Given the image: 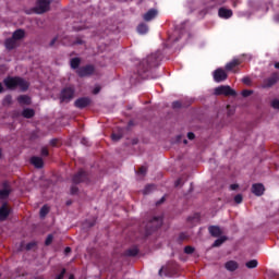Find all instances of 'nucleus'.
Segmentation results:
<instances>
[{
    "mask_svg": "<svg viewBox=\"0 0 279 279\" xmlns=\"http://www.w3.org/2000/svg\"><path fill=\"white\" fill-rule=\"evenodd\" d=\"M4 85L7 88L14 90V88H20L21 90H27L29 88V83L21 77H7L4 80Z\"/></svg>",
    "mask_w": 279,
    "mask_h": 279,
    "instance_id": "nucleus-1",
    "label": "nucleus"
},
{
    "mask_svg": "<svg viewBox=\"0 0 279 279\" xmlns=\"http://www.w3.org/2000/svg\"><path fill=\"white\" fill-rule=\"evenodd\" d=\"M214 95H225V97H236V90L232 89L229 85H221L214 89Z\"/></svg>",
    "mask_w": 279,
    "mask_h": 279,
    "instance_id": "nucleus-2",
    "label": "nucleus"
},
{
    "mask_svg": "<svg viewBox=\"0 0 279 279\" xmlns=\"http://www.w3.org/2000/svg\"><path fill=\"white\" fill-rule=\"evenodd\" d=\"M51 2L49 0H38L35 12L36 14H45V12H49V5Z\"/></svg>",
    "mask_w": 279,
    "mask_h": 279,
    "instance_id": "nucleus-3",
    "label": "nucleus"
},
{
    "mask_svg": "<svg viewBox=\"0 0 279 279\" xmlns=\"http://www.w3.org/2000/svg\"><path fill=\"white\" fill-rule=\"evenodd\" d=\"M214 81L217 83L220 82H226V80H228V73L226 72V70L219 68L214 72Z\"/></svg>",
    "mask_w": 279,
    "mask_h": 279,
    "instance_id": "nucleus-4",
    "label": "nucleus"
},
{
    "mask_svg": "<svg viewBox=\"0 0 279 279\" xmlns=\"http://www.w3.org/2000/svg\"><path fill=\"white\" fill-rule=\"evenodd\" d=\"M75 96V90L71 87H68L61 92V101H71Z\"/></svg>",
    "mask_w": 279,
    "mask_h": 279,
    "instance_id": "nucleus-5",
    "label": "nucleus"
},
{
    "mask_svg": "<svg viewBox=\"0 0 279 279\" xmlns=\"http://www.w3.org/2000/svg\"><path fill=\"white\" fill-rule=\"evenodd\" d=\"M77 73L80 77H88L95 73V68L93 65L83 66L77 70Z\"/></svg>",
    "mask_w": 279,
    "mask_h": 279,
    "instance_id": "nucleus-6",
    "label": "nucleus"
},
{
    "mask_svg": "<svg viewBox=\"0 0 279 279\" xmlns=\"http://www.w3.org/2000/svg\"><path fill=\"white\" fill-rule=\"evenodd\" d=\"M10 215V207H8V204H3L0 207V221H5Z\"/></svg>",
    "mask_w": 279,
    "mask_h": 279,
    "instance_id": "nucleus-7",
    "label": "nucleus"
},
{
    "mask_svg": "<svg viewBox=\"0 0 279 279\" xmlns=\"http://www.w3.org/2000/svg\"><path fill=\"white\" fill-rule=\"evenodd\" d=\"M74 106L76 108H86L87 106H90V98H78L75 100Z\"/></svg>",
    "mask_w": 279,
    "mask_h": 279,
    "instance_id": "nucleus-8",
    "label": "nucleus"
},
{
    "mask_svg": "<svg viewBox=\"0 0 279 279\" xmlns=\"http://www.w3.org/2000/svg\"><path fill=\"white\" fill-rule=\"evenodd\" d=\"M252 193H254V195H257V197H260V195L265 193V186H263V184L260 183L253 184Z\"/></svg>",
    "mask_w": 279,
    "mask_h": 279,
    "instance_id": "nucleus-9",
    "label": "nucleus"
},
{
    "mask_svg": "<svg viewBox=\"0 0 279 279\" xmlns=\"http://www.w3.org/2000/svg\"><path fill=\"white\" fill-rule=\"evenodd\" d=\"M158 16V11L156 9H151L148 12H146L143 16L144 21H154V17Z\"/></svg>",
    "mask_w": 279,
    "mask_h": 279,
    "instance_id": "nucleus-10",
    "label": "nucleus"
},
{
    "mask_svg": "<svg viewBox=\"0 0 279 279\" xmlns=\"http://www.w3.org/2000/svg\"><path fill=\"white\" fill-rule=\"evenodd\" d=\"M4 45H5V48L9 49V51H11V49H16L19 41L16 39H14L13 37H11L5 40Z\"/></svg>",
    "mask_w": 279,
    "mask_h": 279,
    "instance_id": "nucleus-11",
    "label": "nucleus"
},
{
    "mask_svg": "<svg viewBox=\"0 0 279 279\" xmlns=\"http://www.w3.org/2000/svg\"><path fill=\"white\" fill-rule=\"evenodd\" d=\"M278 75H274L271 76L270 78H267L265 82H264V85L263 87L264 88H271V86H274V84H276L278 82Z\"/></svg>",
    "mask_w": 279,
    "mask_h": 279,
    "instance_id": "nucleus-12",
    "label": "nucleus"
},
{
    "mask_svg": "<svg viewBox=\"0 0 279 279\" xmlns=\"http://www.w3.org/2000/svg\"><path fill=\"white\" fill-rule=\"evenodd\" d=\"M220 19H230L232 16V10L221 8L218 12Z\"/></svg>",
    "mask_w": 279,
    "mask_h": 279,
    "instance_id": "nucleus-13",
    "label": "nucleus"
},
{
    "mask_svg": "<svg viewBox=\"0 0 279 279\" xmlns=\"http://www.w3.org/2000/svg\"><path fill=\"white\" fill-rule=\"evenodd\" d=\"M228 271H236L239 269V264L234 260L227 262L225 265Z\"/></svg>",
    "mask_w": 279,
    "mask_h": 279,
    "instance_id": "nucleus-14",
    "label": "nucleus"
},
{
    "mask_svg": "<svg viewBox=\"0 0 279 279\" xmlns=\"http://www.w3.org/2000/svg\"><path fill=\"white\" fill-rule=\"evenodd\" d=\"M12 38L19 43V40H23L25 38V31L17 29L13 33Z\"/></svg>",
    "mask_w": 279,
    "mask_h": 279,
    "instance_id": "nucleus-15",
    "label": "nucleus"
},
{
    "mask_svg": "<svg viewBox=\"0 0 279 279\" xmlns=\"http://www.w3.org/2000/svg\"><path fill=\"white\" fill-rule=\"evenodd\" d=\"M239 64H241V61L239 59H233L226 64V71H232V69L239 66Z\"/></svg>",
    "mask_w": 279,
    "mask_h": 279,
    "instance_id": "nucleus-16",
    "label": "nucleus"
},
{
    "mask_svg": "<svg viewBox=\"0 0 279 279\" xmlns=\"http://www.w3.org/2000/svg\"><path fill=\"white\" fill-rule=\"evenodd\" d=\"M31 162L36 167V169H41L44 165L43 158L40 157H32Z\"/></svg>",
    "mask_w": 279,
    "mask_h": 279,
    "instance_id": "nucleus-17",
    "label": "nucleus"
},
{
    "mask_svg": "<svg viewBox=\"0 0 279 279\" xmlns=\"http://www.w3.org/2000/svg\"><path fill=\"white\" fill-rule=\"evenodd\" d=\"M10 186H4L2 190H0V199H8L10 197L11 193Z\"/></svg>",
    "mask_w": 279,
    "mask_h": 279,
    "instance_id": "nucleus-18",
    "label": "nucleus"
},
{
    "mask_svg": "<svg viewBox=\"0 0 279 279\" xmlns=\"http://www.w3.org/2000/svg\"><path fill=\"white\" fill-rule=\"evenodd\" d=\"M208 231L211 234V236H221L222 233L221 228L217 226L209 227Z\"/></svg>",
    "mask_w": 279,
    "mask_h": 279,
    "instance_id": "nucleus-19",
    "label": "nucleus"
},
{
    "mask_svg": "<svg viewBox=\"0 0 279 279\" xmlns=\"http://www.w3.org/2000/svg\"><path fill=\"white\" fill-rule=\"evenodd\" d=\"M86 173L84 171H80L73 178V182L75 184H80V182H84Z\"/></svg>",
    "mask_w": 279,
    "mask_h": 279,
    "instance_id": "nucleus-20",
    "label": "nucleus"
},
{
    "mask_svg": "<svg viewBox=\"0 0 279 279\" xmlns=\"http://www.w3.org/2000/svg\"><path fill=\"white\" fill-rule=\"evenodd\" d=\"M153 228H160V226H162V217L158 216V217H154L150 221Z\"/></svg>",
    "mask_w": 279,
    "mask_h": 279,
    "instance_id": "nucleus-21",
    "label": "nucleus"
},
{
    "mask_svg": "<svg viewBox=\"0 0 279 279\" xmlns=\"http://www.w3.org/2000/svg\"><path fill=\"white\" fill-rule=\"evenodd\" d=\"M226 241H228V238L226 236H220L219 239H217L214 244L213 247H219L220 245H223V243H226Z\"/></svg>",
    "mask_w": 279,
    "mask_h": 279,
    "instance_id": "nucleus-22",
    "label": "nucleus"
},
{
    "mask_svg": "<svg viewBox=\"0 0 279 279\" xmlns=\"http://www.w3.org/2000/svg\"><path fill=\"white\" fill-rule=\"evenodd\" d=\"M137 32L138 34H147L149 32V26H147L146 24H140L137 26Z\"/></svg>",
    "mask_w": 279,
    "mask_h": 279,
    "instance_id": "nucleus-23",
    "label": "nucleus"
},
{
    "mask_svg": "<svg viewBox=\"0 0 279 279\" xmlns=\"http://www.w3.org/2000/svg\"><path fill=\"white\" fill-rule=\"evenodd\" d=\"M17 101H19L20 104H25L26 106H29V104H32V100L29 99V97H28V96H25V95L20 96V97L17 98Z\"/></svg>",
    "mask_w": 279,
    "mask_h": 279,
    "instance_id": "nucleus-24",
    "label": "nucleus"
},
{
    "mask_svg": "<svg viewBox=\"0 0 279 279\" xmlns=\"http://www.w3.org/2000/svg\"><path fill=\"white\" fill-rule=\"evenodd\" d=\"M35 112L33 109H24L23 112H22V116L25 118V119H32V117H34Z\"/></svg>",
    "mask_w": 279,
    "mask_h": 279,
    "instance_id": "nucleus-25",
    "label": "nucleus"
},
{
    "mask_svg": "<svg viewBox=\"0 0 279 279\" xmlns=\"http://www.w3.org/2000/svg\"><path fill=\"white\" fill-rule=\"evenodd\" d=\"M245 265H246L247 269H256V267H258V260L252 259V260L247 262Z\"/></svg>",
    "mask_w": 279,
    "mask_h": 279,
    "instance_id": "nucleus-26",
    "label": "nucleus"
},
{
    "mask_svg": "<svg viewBox=\"0 0 279 279\" xmlns=\"http://www.w3.org/2000/svg\"><path fill=\"white\" fill-rule=\"evenodd\" d=\"M156 189V185L154 184H149L146 185L145 189L143 190L144 195H149V193H151V191H154Z\"/></svg>",
    "mask_w": 279,
    "mask_h": 279,
    "instance_id": "nucleus-27",
    "label": "nucleus"
},
{
    "mask_svg": "<svg viewBox=\"0 0 279 279\" xmlns=\"http://www.w3.org/2000/svg\"><path fill=\"white\" fill-rule=\"evenodd\" d=\"M80 62H81L80 58L72 59L71 60V68L72 69H77L80 66Z\"/></svg>",
    "mask_w": 279,
    "mask_h": 279,
    "instance_id": "nucleus-28",
    "label": "nucleus"
},
{
    "mask_svg": "<svg viewBox=\"0 0 279 279\" xmlns=\"http://www.w3.org/2000/svg\"><path fill=\"white\" fill-rule=\"evenodd\" d=\"M48 214H49V207L45 205L44 207H41L39 215L40 217H47Z\"/></svg>",
    "mask_w": 279,
    "mask_h": 279,
    "instance_id": "nucleus-29",
    "label": "nucleus"
},
{
    "mask_svg": "<svg viewBox=\"0 0 279 279\" xmlns=\"http://www.w3.org/2000/svg\"><path fill=\"white\" fill-rule=\"evenodd\" d=\"M184 252H185V254H193L195 252V247L185 246Z\"/></svg>",
    "mask_w": 279,
    "mask_h": 279,
    "instance_id": "nucleus-30",
    "label": "nucleus"
},
{
    "mask_svg": "<svg viewBox=\"0 0 279 279\" xmlns=\"http://www.w3.org/2000/svg\"><path fill=\"white\" fill-rule=\"evenodd\" d=\"M254 90H250V89H244L242 90V96L244 97H250V95H253Z\"/></svg>",
    "mask_w": 279,
    "mask_h": 279,
    "instance_id": "nucleus-31",
    "label": "nucleus"
},
{
    "mask_svg": "<svg viewBox=\"0 0 279 279\" xmlns=\"http://www.w3.org/2000/svg\"><path fill=\"white\" fill-rule=\"evenodd\" d=\"M234 202L235 204H241V202H243V196L241 194L235 195Z\"/></svg>",
    "mask_w": 279,
    "mask_h": 279,
    "instance_id": "nucleus-32",
    "label": "nucleus"
},
{
    "mask_svg": "<svg viewBox=\"0 0 279 279\" xmlns=\"http://www.w3.org/2000/svg\"><path fill=\"white\" fill-rule=\"evenodd\" d=\"M271 106H272V108H275L276 110H279V99L272 100Z\"/></svg>",
    "mask_w": 279,
    "mask_h": 279,
    "instance_id": "nucleus-33",
    "label": "nucleus"
},
{
    "mask_svg": "<svg viewBox=\"0 0 279 279\" xmlns=\"http://www.w3.org/2000/svg\"><path fill=\"white\" fill-rule=\"evenodd\" d=\"M53 242V235H48L47 239H46V245H51V243Z\"/></svg>",
    "mask_w": 279,
    "mask_h": 279,
    "instance_id": "nucleus-34",
    "label": "nucleus"
},
{
    "mask_svg": "<svg viewBox=\"0 0 279 279\" xmlns=\"http://www.w3.org/2000/svg\"><path fill=\"white\" fill-rule=\"evenodd\" d=\"M111 138H112V141H114V143H117V141H121V135L113 133L111 135Z\"/></svg>",
    "mask_w": 279,
    "mask_h": 279,
    "instance_id": "nucleus-35",
    "label": "nucleus"
},
{
    "mask_svg": "<svg viewBox=\"0 0 279 279\" xmlns=\"http://www.w3.org/2000/svg\"><path fill=\"white\" fill-rule=\"evenodd\" d=\"M243 84H246V86H250L252 84V80L250 77L242 78Z\"/></svg>",
    "mask_w": 279,
    "mask_h": 279,
    "instance_id": "nucleus-36",
    "label": "nucleus"
},
{
    "mask_svg": "<svg viewBox=\"0 0 279 279\" xmlns=\"http://www.w3.org/2000/svg\"><path fill=\"white\" fill-rule=\"evenodd\" d=\"M145 173H147V168L145 167L140 168L138 175H145Z\"/></svg>",
    "mask_w": 279,
    "mask_h": 279,
    "instance_id": "nucleus-37",
    "label": "nucleus"
},
{
    "mask_svg": "<svg viewBox=\"0 0 279 279\" xmlns=\"http://www.w3.org/2000/svg\"><path fill=\"white\" fill-rule=\"evenodd\" d=\"M64 274H66V270H65V269H63V270L61 271V274L58 275V277H57L56 279H62V278H64Z\"/></svg>",
    "mask_w": 279,
    "mask_h": 279,
    "instance_id": "nucleus-38",
    "label": "nucleus"
},
{
    "mask_svg": "<svg viewBox=\"0 0 279 279\" xmlns=\"http://www.w3.org/2000/svg\"><path fill=\"white\" fill-rule=\"evenodd\" d=\"M41 156H49V150H47V148H43Z\"/></svg>",
    "mask_w": 279,
    "mask_h": 279,
    "instance_id": "nucleus-39",
    "label": "nucleus"
},
{
    "mask_svg": "<svg viewBox=\"0 0 279 279\" xmlns=\"http://www.w3.org/2000/svg\"><path fill=\"white\" fill-rule=\"evenodd\" d=\"M4 101L5 104H12V96H7Z\"/></svg>",
    "mask_w": 279,
    "mask_h": 279,
    "instance_id": "nucleus-40",
    "label": "nucleus"
},
{
    "mask_svg": "<svg viewBox=\"0 0 279 279\" xmlns=\"http://www.w3.org/2000/svg\"><path fill=\"white\" fill-rule=\"evenodd\" d=\"M187 138L190 140V141H193L194 138H195V134L194 133H187Z\"/></svg>",
    "mask_w": 279,
    "mask_h": 279,
    "instance_id": "nucleus-41",
    "label": "nucleus"
},
{
    "mask_svg": "<svg viewBox=\"0 0 279 279\" xmlns=\"http://www.w3.org/2000/svg\"><path fill=\"white\" fill-rule=\"evenodd\" d=\"M231 191H236V189H239L238 184H232L230 185Z\"/></svg>",
    "mask_w": 279,
    "mask_h": 279,
    "instance_id": "nucleus-42",
    "label": "nucleus"
},
{
    "mask_svg": "<svg viewBox=\"0 0 279 279\" xmlns=\"http://www.w3.org/2000/svg\"><path fill=\"white\" fill-rule=\"evenodd\" d=\"M172 106H173V108H180L181 105H180L179 101H175V102L172 104Z\"/></svg>",
    "mask_w": 279,
    "mask_h": 279,
    "instance_id": "nucleus-43",
    "label": "nucleus"
},
{
    "mask_svg": "<svg viewBox=\"0 0 279 279\" xmlns=\"http://www.w3.org/2000/svg\"><path fill=\"white\" fill-rule=\"evenodd\" d=\"M36 245V243H29V244H27V250H32V247H34Z\"/></svg>",
    "mask_w": 279,
    "mask_h": 279,
    "instance_id": "nucleus-44",
    "label": "nucleus"
},
{
    "mask_svg": "<svg viewBox=\"0 0 279 279\" xmlns=\"http://www.w3.org/2000/svg\"><path fill=\"white\" fill-rule=\"evenodd\" d=\"M136 254H138V251L134 250L130 253L131 256H136Z\"/></svg>",
    "mask_w": 279,
    "mask_h": 279,
    "instance_id": "nucleus-45",
    "label": "nucleus"
},
{
    "mask_svg": "<svg viewBox=\"0 0 279 279\" xmlns=\"http://www.w3.org/2000/svg\"><path fill=\"white\" fill-rule=\"evenodd\" d=\"M56 40H58V38H53L50 43V46L53 47L56 45Z\"/></svg>",
    "mask_w": 279,
    "mask_h": 279,
    "instance_id": "nucleus-46",
    "label": "nucleus"
},
{
    "mask_svg": "<svg viewBox=\"0 0 279 279\" xmlns=\"http://www.w3.org/2000/svg\"><path fill=\"white\" fill-rule=\"evenodd\" d=\"M82 39H77L76 41L73 43V45H82Z\"/></svg>",
    "mask_w": 279,
    "mask_h": 279,
    "instance_id": "nucleus-47",
    "label": "nucleus"
},
{
    "mask_svg": "<svg viewBox=\"0 0 279 279\" xmlns=\"http://www.w3.org/2000/svg\"><path fill=\"white\" fill-rule=\"evenodd\" d=\"M99 90H101V88L96 87V88L94 89V95H97V93H99Z\"/></svg>",
    "mask_w": 279,
    "mask_h": 279,
    "instance_id": "nucleus-48",
    "label": "nucleus"
},
{
    "mask_svg": "<svg viewBox=\"0 0 279 279\" xmlns=\"http://www.w3.org/2000/svg\"><path fill=\"white\" fill-rule=\"evenodd\" d=\"M0 93H3V85L0 83Z\"/></svg>",
    "mask_w": 279,
    "mask_h": 279,
    "instance_id": "nucleus-49",
    "label": "nucleus"
},
{
    "mask_svg": "<svg viewBox=\"0 0 279 279\" xmlns=\"http://www.w3.org/2000/svg\"><path fill=\"white\" fill-rule=\"evenodd\" d=\"M72 193H77V189L76 187H72Z\"/></svg>",
    "mask_w": 279,
    "mask_h": 279,
    "instance_id": "nucleus-50",
    "label": "nucleus"
},
{
    "mask_svg": "<svg viewBox=\"0 0 279 279\" xmlns=\"http://www.w3.org/2000/svg\"><path fill=\"white\" fill-rule=\"evenodd\" d=\"M65 252H66V254H69V252H71V247H66Z\"/></svg>",
    "mask_w": 279,
    "mask_h": 279,
    "instance_id": "nucleus-51",
    "label": "nucleus"
},
{
    "mask_svg": "<svg viewBox=\"0 0 279 279\" xmlns=\"http://www.w3.org/2000/svg\"><path fill=\"white\" fill-rule=\"evenodd\" d=\"M275 69H279V62L275 63Z\"/></svg>",
    "mask_w": 279,
    "mask_h": 279,
    "instance_id": "nucleus-52",
    "label": "nucleus"
},
{
    "mask_svg": "<svg viewBox=\"0 0 279 279\" xmlns=\"http://www.w3.org/2000/svg\"><path fill=\"white\" fill-rule=\"evenodd\" d=\"M175 186H180V179L175 182Z\"/></svg>",
    "mask_w": 279,
    "mask_h": 279,
    "instance_id": "nucleus-53",
    "label": "nucleus"
},
{
    "mask_svg": "<svg viewBox=\"0 0 279 279\" xmlns=\"http://www.w3.org/2000/svg\"><path fill=\"white\" fill-rule=\"evenodd\" d=\"M159 276H162V268L159 270Z\"/></svg>",
    "mask_w": 279,
    "mask_h": 279,
    "instance_id": "nucleus-54",
    "label": "nucleus"
},
{
    "mask_svg": "<svg viewBox=\"0 0 279 279\" xmlns=\"http://www.w3.org/2000/svg\"><path fill=\"white\" fill-rule=\"evenodd\" d=\"M183 143H184V145H186L187 141H186V140H184V141H183Z\"/></svg>",
    "mask_w": 279,
    "mask_h": 279,
    "instance_id": "nucleus-55",
    "label": "nucleus"
},
{
    "mask_svg": "<svg viewBox=\"0 0 279 279\" xmlns=\"http://www.w3.org/2000/svg\"><path fill=\"white\" fill-rule=\"evenodd\" d=\"M51 143H52V145H56V141H52Z\"/></svg>",
    "mask_w": 279,
    "mask_h": 279,
    "instance_id": "nucleus-56",
    "label": "nucleus"
},
{
    "mask_svg": "<svg viewBox=\"0 0 279 279\" xmlns=\"http://www.w3.org/2000/svg\"><path fill=\"white\" fill-rule=\"evenodd\" d=\"M70 279H74L73 275L70 276Z\"/></svg>",
    "mask_w": 279,
    "mask_h": 279,
    "instance_id": "nucleus-57",
    "label": "nucleus"
},
{
    "mask_svg": "<svg viewBox=\"0 0 279 279\" xmlns=\"http://www.w3.org/2000/svg\"><path fill=\"white\" fill-rule=\"evenodd\" d=\"M1 156H2V153H1V149H0V158H1Z\"/></svg>",
    "mask_w": 279,
    "mask_h": 279,
    "instance_id": "nucleus-58",
    "label": "nucleus"
}]
</instances>
